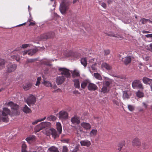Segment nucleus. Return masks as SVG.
Returning <instances> with one entry per match:
<instances>
[{"instance_id":"f257e3e1","label":"nucleus","mask_w":152,"mask_h":152,"mask_svg":"<svg viewBox=\"0 0 152 152\" xmlns=\"http://www.w3.org/2000/svg\"><path fill=\"white\" fill-rule=\"evenodd\" d=\"M10 115V110L7 108H4L1 114H0V121H2L5 123L8 122L9 120L8 116Z\"/></svg>"},{"instance_id":"f03ea898","label":"nucleus","mask_w":152,"mask_h":152,"mask_svg":"<svg viewBox=\"0 0 152 152\" xmlns=\"http://www.w3.org/2000/svg\"><path fill=\"white\" fill-rule=\"evenodd\" d=\"M70 2L68 0H63L60 4L59 10L62 14L66 13L67 11L69 9Z\"/></svg>"},{"instance_id":"7ed1b4c3","label":"nucleus","mask_w":152,"mask_h":152,"mask_svg":"<svg viewBox=\"0 0 152 152\" xmlns=\"http://www.w3.org/2000/svg\"><path fill=\"white\" fill-rule=\"evenodd\" d=\"M7 104L9 105L11 107V109L13 110L11 116H17L20 114V112L18 110L19 107L18 105L14 104L12 102H9Z\"/></svg>"},{"instance_id":"20e7f679","label":"nucleus","mask_w":152,"mask_h":152,"mask_svg":"<svg viewBox=\"0 0 152 152\" xmlns=\"http://www.w3.org/2000/svg\"><path fill=\"white\" fill-rule=\"evenodd\" d=\"M51 124L50 123L48 122H42L36 127L35 130L36 132H39L43 129L49 127Z\"/></svg>"},{"instance_id":"39448f33","label":"nucleus","mask_w":152,"mask_h":152,"mask_svg":"<svg viewBox=\"0 0 152 152\" xmlns=\"http://www.w3.org/2000/svg\"><path fill=\"white\" fill-rule=\"evenodd\" d=\"M58 71L60 74L62 76H70L71 71L65 67H59Z\"/></svg>"},{"instance_id":"423d86ee","label":"nucleus","mask_w":152,"mask_h":152,"mask_svg":"<svg viewBox=\"0 0 152 152\" xmlns=\"http://www.w3.org/2000/svg\"><path fill=\"white\" fill-rule=\"evenodd\" d=\"M132 86L134 89H140L143 90L144 88L140 81L138 80H134L132 83Z\"/></svg>"},{"instance_id":"0eeeda50","label":"nucleus","mask_w":152,"mask_h":152,"mask_svg":"<svg viewBox=\"0 0 152 152\" xmlns=\"http://www.w3.org/2000/svg\"><path fill=\"white\" fill-rule=\"evenodd\" d=\"M36 99L35 96L32 95H31L26 100L25 102L29 106H30L31 104H34L36 102Z\"/></svg>"},{"instance_id":"6e6552de","label":"nucleus","mask_w":152,"mask_h":152,"mask_svg":"<svg viewBox=\"0 0 152 152\" xmlns=\"http://www.w3.org/2000/svg\"><path fill=\"white\" fill-rule=\"evenodd\" d=\"M59 118L61 120H65L68 118V114L66 111L61 110L58 113Z\"/></svg>"},{"instance_id":"1a4fd4ad","label":"nucleus","mask_w":152,"mask_h":152,"mask_svg":"<svg viewBox=\"0 0 152 152\" xmlns=\"http://www.w3.org/2000/svg\"><path fill=\"white\" fill-rule=\"evenodd\" d=\"M17 67V65L15 64H8L7 66V69L6 70V73L8 74L14 71L16 69Z\"/></svg>"},{"instance_id":"9d476101","label":"nucleus","mask_w":152,"mask_h":152,"mask_svg":"<svg viewBox=\"0 0 152 152\" xmlns=\"http://www.w3.org/2000/svg\"><path fill=\"white\" fill-rule=\"evenodd\" d=\"M113 80L107 77H105V81L104 82L103 85L109 89L112 86Z\"/></svg>"},{"instance_id":"9b49d317","label":"nucleus","mask_w":152,"mask_h":152,"mask_svg":"<svg viewBox=\"0 0 152 152\" xmlns=\"http://www.w3.org/2000/svg\"><path fill=\"white\" fill-rule=\"evenodd\" d=\"M132 143L133 146L137 147L138 148H139L141 145V142L140 140L137 137L133 139Z\"/></svg>"},{"instance_id":"f8f14e48","label":"nucleus","mask_w":152,"mask_h":152,"mask_svg":"<svg viewBox=\"0 0 152 152\" xmlns=\"http://www.w3.org/2000/svg\"><path fill=\"white\" fill-rule=\"evenodd\" d=\"M81 126L85 130H89L91 128V125L89 123L83 122L81 123Z\"/></svg>"},{"instance_id":"ddd939ff","label":"nucleus","mask_w":152,"mask_h":152,"mask_svg":"<svg viewBox=\"0 0 152 152\" xmlns=\"http://www.w3.org/2000/svg\"><path fill=\"white\" fill-rule=\"evenodd\" d=\"M132 61V58L131 57L127 56L122 58L121 61L124 63V64L126 65H127L129 64H130Z\"/></svg>"},{"instance_id":"4468645a","label":"nucleus","mask_w":152,"mask_h":152,"mask_svg":"<svg viewBox=\"0 0 152 152\" xmlns=\"http://www.w3.org/2000/svg\"><path fill=\"white\" fill-rule=\"evenodd\" d=\"M71 121L73 124L75 125L78 124L80 123V118L75 116L71 118Z\"/></svg>"},{"instance_id":"2eb2a0df","label":"nucleus","mask_w":152,"mask_h":152,"mask_svg":"<svg viewBox=\"0 0 152 152\" xmlns=\"http://www.w3.org/2000/svg\"><path fill=\"white\" fill-rule=\"evenodd\" d=\"M50 131L51 133L52 137L54 138L59 137L60 134H58L57 131L55 129L53 128L50 129Z\"/></svg>"},{"instance_id":"dca6fc26","label":"nucleus","mask_w":152,"mask_h":152,"mask_svg":"<svg viewBox=\"0 0 152 152\" xmlns=\"http://www.w3.org/2000/svg\"><path fill=\"white\" fill-rule=\"evenodd\" d=\"M65 77H57L56 78V83L58 85L62 84L64 82L65 78Z\"/></svg>"},{"instance_id":"f3484780","label":"nucleus","mask_w":152,"mask_h":152,"mask_svg":"<svg viewBox=\"0 0 152 152\" xmlns=\"http://www.w3.org/2000/svg\"><path fill=\"white\" fill-rule=\"evenodd\" d=\"M80 143L81 146L89 147L91 145V142L90 141L88 140H82L80 142Z\"/></svg>"},{"instance_id":"a211bd4d","label":"nucleus","mask_w":152,"mask_h":152,"mask_svg":"<svg viewBox=\"0 0 152 152\" xmlns=\"http://www.w3.org/2000/svg\"><path fill=\"white\" fill-rule=\"evenodd\" d=\"M88 88L90 91H94L97 89V87L95 84L90 83L89 84Z\"/></svg>"},{"instance_id":"6ab92c4d","label":"nucleus","mask_w":152,"mask_h":152,"mask_svg":"<svg viewBox=\"0 0 152 152\" xmlns=\"http://www.w3.org/2000/svg\"><path fill=\"white\" fill-rule=\"evenodd\" d=\"M71 73H72V76H80V72L77 69H74L73 71H71Z\"/></svg>"},{"instance_id":"aec40b11","label":"nucleus","mask_w":152,"mask_h":152,"mask_svg":"<svg viewBox=\"0 0 152 152\" xmlns=\"http://www.w3.org/2000/svg\"><path fill=\"white\" fill-rule=\"evenodd\" d=\"M35 137L34 136H31L26 138V140L29 143H31L32 141L35 140Z\"/></svg>"},{"instance_id":"412c9836","label":"nucleus","mask_w":152,"mask_h":152,"mask_svg":"<svg viewBox=\"0 0 152 152\" xmlns=\"http://www.w3.org/2000/svg\"><path fill=\"white\" fill-rule=\"evenodd\" d=\"M101 66L102 68H105L107 70H110L112 68V67L110 66L105 62L102 63Z\"/></svg>"},{"instance_id":"4be33fe9","label":"nucleus","mask_w":152,"mask_h":152,"mask_svg":"<svg viewBox=\"0 0 152 152\" xmlns=\"http://www.w3.org/2000/svg\"><path fill=\"white\" fill-rule=\"evenodd\" d=\"M142 80L143 82L146 84H150L152 81V79L148 78L146 77H144Z\"/></svg>"},{"instance_id":"5701e85b","label":"nucleus","mask_w":152,"mask_h":152,"mask_svg":"<svg viewBox=\"0 0 152 152\" xmlns=\"http://www.w3.org/2000/svg\"><path fill=\"white\" fill-rule=\"evenodd\" d=\"M74 82V86L75 87L77 88H80V84L79 80L78 79H75L73 81Z\"/></svg>"},{"instance_id":"b1692460","label":"nucleus","mask_w":152,"mask_h":152,"mask_svg":"<svg viewBox=\"0 0 152 152\" xmlns=\"http://www.w3.org/2000/svg\"><path fill=\"white\" fill-rule=\"evenodd\" d=\"M56 129L58 132L59 134H61L62 132V126L61 123L59 122H57Z\"/></svg>"},{"instance_id":"393cba45","label":"nucleus","mask_w":152,"mask_h":152,"mask_svg":"<svg viewBox=\"0 0 152 152\" xmlns=\"http://www.w3.org/2000/svg\"><path fill=\"white\" fill-rule=\"evenodd\" d=\"M38 50L37 48H35L33 49H31L28 51V54L30 56H32L36 53Z\"/></svg>"},{"instance_id":"a878e982","label":"nucleus","mask_w":152,"mask_h":152,"mask_svg":"<svg viewBox=\"0 0 152 152\" xmlns=\"http://www.w3.org/2000/svg\"><path fill=\"white\" fill-rule=\"evenodd\" d=\"M23 110L24 112L26 113L31 112V110L26 105H25L23 109Z\"/></svg>"},{"instance_id":"bb28decb","label":"nucleus","mask_w":152,"mask_h":152,"mask_svg":"<svg viewBox=\"0 0 152 152\" xmlns=\"http://www.w3.org/2000/svg\"><path fill=\"white\" fill-rule=\"evenodd\" d=\"M57 118L56 116L53 115H51L48 116L47 118V120L49 121H55L56 119Z\"/></svg>"},{"instance_id":"cd10ccee","label":"nucleus","mask_w":152,"mask_h":152,"mask_svg":"<svg viewBox=\"0 0 152 152\" xmlns=\"http://www.w3.org/2000/svg\"><path fill=\"white\" fill-rule=\"evenodd\" d=\"M42 83L45 86L47 87H50L52 86V83L49 81L44 80L42 82Z\"/></svg>"},{"instance_id":"c85d7f7f","label":"nucleus","mask_w":152,"mask_h":152,"mask_svg":"<svg viewBox=\"0 0 152 152\" xmlns=\"http://www.w3.org/2000/svg\"><path fill=\"white\" fill-rule=\"evenodd\" d=\"M125 144V142L124 141H122L120 142L118 146V150L119 151H120L123 147V146Z\"/></svg>"},{"instance_id":"c756f323","label":"nucleus","mask_w":152,"mask_h":152,"mask_svg":"<svg viewBox=\"0 0 152 152\" xmlns=\"http://www.w3.org/2000/svg\"><path fill=\"white\" fill-rule=\"evenodd\" d=\"M136 96L139 98H141L144 97V94L143 92L140 91V90H138L136 92Z\"/></svg>"},{"instance_id":"7c9ffc66","label":"nucleus","mask_w":152,"mask_h":152,"mask_svg":"<svg viewBox=\"0 0 152 152\" xmlns=\"http://www.w3.org/2000/svg\"><path fill=\"white\" fill-rule=\"evenodd\" d=\"M38 58H34L32 59H28L26 61V64L33 63L35 62L38 60Z\"/></svg>"},{"instance_id":"2f4dec72","label":"nucleus","mask_w":152,"mask_h":152,"mask_svg":"<svg viewBox=\"0 0 152 152\" xmlns=\"http://www.w3.org/2000/svg\"><path fill=\"white\" fill-rule=\"evenodd\" d=\"M32 84L31 83H27L23 86V88L24 90L27 91L32 86Z\"/></svg>"},{"instance_id":"473e14b6","label":"nucleus","mask_w":152,"mask_h":152,"mask_svg":"<svg viewBox=\"0 0 152 152\" xmlns=\"http://www.w3.org/2000/svg\"><path fill=\"white\" fill-rule=\"evenodd\" d=\"M48 150L50 152H59L57 148L54 146H51L48 149Z\"/></svg>"},{"instance_id":"72a5a7b5","label":"nucleus","mask_w":152,"mask_h":152,"mask_svg":"<svg viewBox=\"0 0 152 152\" xmlns=\"http://www.w3.org/2000/svg\"><path fill=\"white\" fill-rule=\"evenodd\" d=\"M109 90L110 89L109 88L103 85V87L101 89V92H102L103 93H105L108 92L109 91Z\"/></svg>"},{"instance_id":"f704fd0d","label":"nucleus","mask_w":152,"mask_h":152,"mask_svg":"<svg viewBox=\"0 0 152 152\" xmlns=\"http://www.w3.org/2000/svg\"><path fill=\"white\" fill-rule=\"evenodd\" d=\"M97 132V131L96 129H93L90 132L89 134L91 137L96 136Z\"/></svg>"},{"instance_id":"c9c22d12","label":"nucleus","mask_w":152,"mask_h":152,"mask_svg":"<svg viewBox=\"0 0 152 152\" xmlns=\"http://www.w3.org/2000/svg\"><path fill=\"white\" fill-rule=\"evenodd\" d=\"M11 57L12 59H15L17 61H19L20 59V56L18 55L12 56Z\"/></svg>"},{"instance_id":"e433bc0d","label":"nucleus","mask_w":152,"mask_h":152,"mask_svg":"<svg viewBox=\"0 0 152 152\" xmlns=\"http://www.w3.org/2000/svg\"><path fill=\"white\" fill-rule=\"evenodd\" d=\"M81 63L83 65L84 67H86L87 65V61L86 58H81Z\"/></svg>"},{"instance_id":"4c0bfd02","label":"nucleus","mask_w":152,"mask_h":152,"mask_svg":"<svg viewBox=\"0 0 152 152\" xmlns=\"http://www.w3.org/2000/svg\"><path fill=\"white\" fill-rule=\"evenodd\" d=\"M106 35L109 36L111 37H118L119 35L117 34H115L113 33H106Z\"/></svg>"},{"instance_id":"58836bf2","label":"nucleus","mask_w":152,"mask_h":152,"mask_svg":"<svg viewBox=\"0 0 152 152\" xmlns=\"http://www.w3.org/2000/svg\"><path fill=\"white\" fill-rule=\"evenodd\" d=\"M123 97L124 99H127L129 98V96L127 93V91H123Z\"/></svg>"},{"instance_id":"ea45409f","label":"nucleus","mask_w":152,"mask_h":152,"mask_svg":"<svg viewBox=\"0 0 152 152\" xmlns=\"http://www.w3.org/2000/svg\"><path fill=\"white\" fill-rule=\"evenodd\" d=\"M149 147V145L146 143L143 142L142 143V147L144 149L146 150L148 149Z\"/></svg>"},{"instance_id":"a19ab883","label":"nucleus","mask_w":152,"mask_h":152,"mask_svg":"<svg viewBox=\"0 0 152 152\" xmlns=\"http://www.w3.org/2000/svg\"><path fill=\"white\" fill-rule=\"evenodd\" d=\"M140 21L143 24H145L147 22H151V20H150L144 18L141 19Z\"/></svg>"},{"instance_id":"79ce46f5","label":"nucleus","mask_w":152,"mask_h":152,"mask_svg":"<svg viewBox=\"0 0 152 152\" xmlns=\"http://www.w3.org/2000/svg\"><path fill=\"white\" fill-rule=\"evenodd\" d=\"M112 101L114 104H115L117 106H119L120 104V101L118 99L116 98L115 99H113Z\"/></svg>"},{"instance_id":"37998d69","label":"nucleus","mask_w":152,"mask_h":152,"mask_svg":"<svg viewBox=\"0 0 152 152\" xmlns=\"http://www.w3.org/2000/svg\"><path fill=\"white\" fill-rule=\"evenodd\" d=\"M27 146L25 143H23L22 146V152H26Z\"/></svg>"},{"instance_id":"c03bdc74","label":"nucleus","mask_w":152,"mask_h":152,"mask_svg":"<svg viewBox=\"0 0 152 152\" xmlns=\"http://www.w3.org/2000/svg\"><path fill=\"white\" fill-rule=\"evenodd\" d=\"M47 33L44 34L42 35H41L40 37L41 39H48Z\"/></svg>"},{"instance_id":"a18cd8bd","label":"nucleus","mask_w":152,"mask_h":152,"mask_svg":"<svg viewBox=\"0 0 152 152\" xmlns=\"http://www.w3.org/2000/svg\"><path fill=\"white\" fill-rule=\"evenodd\" d=\"M41 80V77H38L36 83L35 84V85L36 86H39L40 84V81Z\"/></svg>"},{"instance_id":"49530a36","label":"nucleus","mask_w":152,"mask_h":152,"mask_svg":"<svg viewBox=\"0 0 152 152\" xmlns=\"http://www.w3.org/2000/svg\"><path fill=\"white\" fill-rule=\"evenodd\" d=\"M128 108L129 110L131 111H133L134 109V107L132 105H128Z\"/></svg>"},{"instance_id":"de8ad7c7","label":"nucleus","mask_w":152,"mask_h":152,"mask_svg":"<svg viewBox=\"0 0 152 152\" xmlns=\"http://www.w3.org/2000/svg\"><path fill=\"white\" fill-rule=\"evenodd\" d=\"M5 61L4 59L2 58H0V66H3L5 65Z\"/></svg>"},{"instance_id":"09e8293b","label":"nucleus","mask_w":152,"mask_h":152,"mask_svg":"<svg viewBox=\"0 0 152 152\" xmlns=\"http://www.w3.org/2000/svg\"><path fill=\"white\" fill-rule=\"evenodd\" d=\"M47 35L48 36V39L53 37L54 36V33L53 32H49L47 33Z\"/></svg>"},{"instance_id":"8fccbe9b","label":"nucleus","mask_w":152,"mask_h":152,"mask_svg":"<svg viewBox=\"0 0 152 152\" xmlns=\"http://www.w3.org/2000/svg\"><path fill=\"white\" fill-rule=\"evenodd\" d=\"M97 66V64L96 63H94V64H92L91 66V68L92 70H95L97 69L96 66Z\"/></svg>"},{"instance_id":"3c124183","label":"nucleus","mask_w":152,"mask_h":152,"mask_svg":"<svg viewBox=\"0 0 152 152\" xmlns=\"http://www.w3.org/2000/svg\"><path fill=\"white\" fill-rule=\"evenodd\" d=\"M88 84V83L86 82H83L81 84V87L83 88H84L86 87L87 86Z\"/></svg>"},{"instance_id":"603ef678","label":"nucleus","mask_w":152,"mask_h":152,"mask_svg":"<svg viewBox=\"0 0 152 152\" xmlns=\"http://www.w3.org/2000/svg\"><path fill=\"white\" fill-rule=\"evenodd\" d=\"M104 56H107L109 55L110 53V50H105L104 51Z\"/></svg>"},{"instance_id":"864d4df0","label":"nucleus","mask_w":152,"mask_h":152,"mask_svg":"<svg viewBox=\"0 0 152 152\" xmlns=\"http://www.w3.org/2000/svg\"><path fill=\"white\" fill-rule=\"evenodd\" d=\"M99 4L101 5L102 7H103L104 8H106V4L105 3L103 2H102L101 1L99 2Z\"/></svg>"},{"instance_id":"5fc2aeb1","label":"nucleus","mask_w":152,"mask_h":152,"mask_svg":"<svg viewBox=\"0 0 152 152\" xmlns=\"http://www.w3.org/2000/svg\"><path fill=\"white\" fill-rule=\"evenodd\" d=\"M68 151L67 147L66 146H64L62 152H67Z\"/></svg>"},{"instance_id":"6e6d98bb","label":"nucleus","mask_w":152,"mask_h":152,"mask_svg":"<svg viewBox=\"0 0 152 152\" xmlns=\"http://www.w3.org/2000/svg\"><path fill=\"white\" fill-rule=\"evenodd\" d=\"M40 122L39 119L35 120L33 122L32 124L33 125L36 124L38 122Z\"/></svg>"},{"instance_id":"4d7b16f0","label":"nucleus","mask_w":152,"mask_h":152,"mask_svg":"<svg viewBox=\"0 0 152 152\" xmlns=\"http://www.w3.org/2000/svg\"><path fill=\"white\" fill-rule=\"evenodd\" d=\"M73 55V53L71 51H70L69 53L66 55L67 57H69L70 56H72Z\"/></svg>"},{"instance_id":"13d9d810","label":"nucleus","mask_w":152,"mask_h":152,"mask_svg":"<svg viewBox=\"0 0 152 152\" xmlns=\"http://www.w3.org/2000/svg\"><path fill=\"white\" fill-rule=\"evenodd\" d=\"M69 140V139H63L61 141L62 142H63L68 143Z\"/></svg>"},{"instance_id":"bf43d9fd","label":"nucleus","mask_w":152,"mask_h":152,"mask_svg":"<svg viewBox=\"0 0 152 152\" xmlns=\"http://www.w3.org/2000/svg\"><path fill=\"white\" fill-rule=\"evenodd\" d=\"M142 104L143 106L145 109L147 108L148 105L145 102H143L142 103Z\"/></svg>"},{"instance_id":"052dcab7","label":"nucleus","mask_w":152,"mask_h":152,"mask_svg":"<svg viewBox=\"0 0 152 152\" xmlns=\"http://www.w3.org/2000/svg\"><path fill=\"white\" fill-rule=\"evenodd\" d=\"M28 46V45L27 44H23L22 45V48H26Z\"/></svg>"},{"instance_id":"680f3d73","label":"nucleus","mask_w":152,"mask_h":152,"mask_svg":"<svg viewBox=\"0 0 152 152\" xmlns=\"http://www.w3.org/2000/svg\"><path fill=\"white\" fill-rule=\"evenodd\" d=\"M50 87L51 88H52L56 89L57 88V86L56 84H54L53 86L52 85V86H50Z\"/></svg>"},{"instance_id":"e2e57ef3","label":"nucleus","mask_w":152,"mask_h":152,"mask_svg":"<svg viewBox=\"0 0 152 152\" xmlns=\"http://www.w3.org/2000/svg\"><path fill=\"white\" fill-rule=\"evenodd\" d=\"M143 59L146 61H148L149 60V58L148 56H145L144 57V56H143Z\"/></svg>"},{"instance_id":"0e129e2a","label":"nucleus","mask_w":152,"mask_h":152,"mask_svg":"<svg viewBox=\"0 0 152 152\" xmlns=\"http://www.w3.org/2000/svg\"><path fill=\"white\" fill-rule=\"evenodd\" d=\"M149 47L150 48L148 49L151 51V52H152V44H151L150 45Z\"/></svg>"},{"instance_id":"69168bd1","label":"nucleus","mask_w":152,"mask_h":152,"mask_svg":"<svg viewBox=\"0 0 152 152\" xmlns=\"http://www.w3.org/2000/svg\"><path fill=\"white\" fill-rule=\"evenodd\" d=\"M28 50H26L25 51H24L23 52V55L24 56V55H25L26 54L28 53Z\"/></svg>"},{"instance_id":"338daca9","label":"nucleus","mask_w":152,"mask_h":152,"mask_svg":"<svg viewBox=\"0 0 152 152\" xmlns=\"http://www.w3.org/2000/svg\"><path fill=\"white\" fill-rule=\"evenodd\" d=\"M146 36L147 37L152 38V34H147Z\"/></svg>"},{"instance_id":"774afa93","label":"nucleus","mask_w":152,"mask_h":152,"mask_svg":"<svg viewBox=\"0 0 152 152\" xmlns=\"http://www.w3.org/2000/svg\"><path fill=\"white\" fill-rule=\"evenodd\" d=\"M95 77L96 78V79L100 80H102V77Z\"/></svg>"}]
</instances>
